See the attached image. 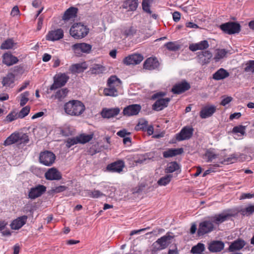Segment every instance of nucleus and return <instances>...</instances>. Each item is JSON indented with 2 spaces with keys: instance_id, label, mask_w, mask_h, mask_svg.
Instances as JSON below:
<instances>
[{
  "instance_id": "1",
  "label": "nucleus",
  "mask_w": 254,
  "mask_h": 254,
  "mask_svg": "<svg viewBox=\"0 0 254 254\" xmlns=\"http://www.w3.org/2000/svg\"><path fill=\"white\" fill-rule=\"evenodd\" d=\"M65 113L71 116H79L85 111L84 104L79 100H72L65 103L64 106Z\"/></svg>"
},
{
  "instance_id": "2",
  "label": "nucleus",
  "mask_w": 254,
  "mask_h": 254,
  "mask_svg": "<svg viewBox=\"0 0 254 254\" xmlns=\"http://www.w3.org/2000/svg\"><path fill=\"white\" fill-rule=\"evenodd\" d=\"M174 236L170 235V232H168L165 235L158 239L151 246V251L152 253H156L167 248L171 244V241L174 238Z\"/></svg>"
},
{
  "instance_id": "3",
  "label": "nucleus",
  "mask_w": 254,
  "mask_h": 254,
  "mask_svg": "<svg viewBox=\"0 0 254 254\" xmlns=\"http://www.w3.org/2000/svg\"><path fill=\"white\" fill-rule=\"evenodd\" d=\"M88 32L89 29L81 23H74L69 30L70 35L76 39L85 37Z\"/></svg>"
},
{
  "instance_id": "4",
  "label": "nucleus",
  "mask_w": 254,
  "mask_h": 254,
  "mask_svg": "<svg viewBox=\"0 0 254 254\" xmlns=\"http://www.w3.org/2000/svg\"><path fill=\"white\" fill-rule=\"evenodd\" d=\"M39 159L41 164L46 166H51L55 161L56 155L53 152L46 150L40 153Z\"/></svg>"
},
{
  "instance_id": "5",
  "label": "nucleus",
  "mask_w": 254,
  "mask_h": 254,
  "mask_svg": "<svg viewBox=\"0 0 254 254\" xmlns=\"http://www.w3.org/2000/svg\"><path fill=\"white\" fill-rule=\"evenodd\" d=\"M69 78V76L64 73L56 74L54 77V83L51 86L50 90H56L64 86L67 83Z\"/></svg>"
},
{
  "instance_id": "6",
  "label": "nucleus",
  "mask_w": 254,
  "mask_h": 254,
  "mask_svg": "<svg viewBox=\"0 0 254 254\" xmlns=\"http://www.w3.org/2000/svg\"><path fill=\"white\" fill-rule=\"evenodd\" d=\"M220 28L224 33L229 35L238 33L241 30L240 24L235 22H229L222 24Z\"/></svg>"
},
{
  "instance_id": "7",
  "label": "nucleus",
  "mask_w": 254,
  "mask_h": 254,
  "mask_svg": "<svg viewBox=\"0 0 254 254\" xmlns=\"http://www.w3.org/2000/svg\"><path fill=\"white\" fill-rule=\"evenodd\" d=\"M214 229V224L209 217L208 220H206L199 223L197 230V235L199 236H203L212 232Z\"/></svg>"
},
{
  "instance_id": "8",
  "label": "nucleus",
  "mask_w": 254,
  "mask_h": 254,
  "mask_svg": "<svg viewBox=\"0 0 254 254\" xmlns=\"http://www.w3.org/2000/svg\"><path fill=\"white\" fill-rule=\"evenodd\" d=\"M92 46L85 43H76L71 46V49L76 55L81 53H89L91 50Z\"/></svg>"
},
{
  "instance_id": "9",
  "label": "nucleus",
  "mask_w": 254,
  "mask_h": 254,
  "mask_svg": "<svg viewBox=\"0 0 254 254\" xmlns=\"http://www.w3.org/2000/svg\"><path fill=\"white\" fill-rule=\"evenodd\" d=\"M46 191V187L42 185H38L31 188L29 191L28 198L34 199L41 196Z\"/></svg>"
},
{
  "instance_id": "10",
  "label": "nucleus",
  "mask_w": 254,
  "mask_h": 254,
  "mask_svg": "<svg viewBox=\"0 0 254 254\" xmlns=\"http://www.w3.org/2000/svg\"><path fill=\"white\" fill-rule=\"evenodd\" d=\"M233 215L229 213V210H225L222 213L217 214L210 217V218L216 224L219 225L220 224L224 222V221L228 220Z\"/></svg>"
},
{
  "instance_id": "11",
  "label": "nucleus",
  "mask_w": 254,
  "mask_h": 254,
  "mask_svg": "<svg viewBox=\"0 0 254 254\" xmlns=\"http://www.w3.org/2000/svg\"><path fill=\"white\" fill-rule=\"evenodd\" d=\"M122 81L116 75H112V97L123 94Z\"/></svg>"
},
{
  "instance_id": "12",
  "label": "nucleus",
  "mask_w": 254,
  "mask_h": 254,
  "mask_svg": "<svg viewBox=\"0 0 254 254\" xmlns=\"http://www.w3.org/2000/svg\"><path fill=\"white\" fill-rule=\"evenodd\" d=\"M143 60V57L141 54H134L125 58L123 61L126 65L137 64Z\"/></svg>"
},
{
  "instance_id": "13",
  "label": "nucleus",
  "mask_w": 254,
  "mask_h": 254,
  "mask_svg": "<svg viewBox=\"0 0 254 254\" xmlns=\"http://www.w3.org/2000/svg\"><path fill=\"white\" fill-rule=\"evenodd\" d=\"M197 54L198 63L201 65H204L209 63L210 60L212 58V54L209 50L201 51L198 52Z\"/></svg>"
},
{
  "instance_id": "14",
  "label": "nucleus",
  "mask_w": 254,
  "mask_h": 254,
  "mask_svg": "<svg viewBox=\"0 0 254 254\" xmlns=\"http://www.w3.org/2000/svg\"><path fill=\"white\" fill-rule=\"evenodd\" d=\"M64 37V31L59 28L55 30L50 31L46 35V38L48 41H55L62 39Z\"/></svg>"
},
{
  "instance_id": "15",
  "label": "nucleus",
  "mask_w": 254,
  "mask_h": 254,
  "mask_svg": "<svg viewBox=\"0 0 254 254\" xmlns=\"http://www.w3.org/2000/svg\"><path fill=\"white\" fill-rule=\"evenodd\" d=\"M46 179L48 180H60L62 178L61 173L56 168L49 169L45 174Z\"/></svg>"
},
{
  "instance_id": "16",
  "label": "nucleus",
  "mask_w": 254,
  "mask_h": 254,
  "mask_svg": "<svg viewBox=\"0 0 254 254\" xmlns=\"http://www.w3.org/2000/svg\"><path fill=\"white\" fill-rule=\"evenodd\" d=\"M193 129L190 127H184L180 132L176 135V139L178 141H182L190 139L193 133Z\"/></svg>"
},
{
  "instance_id": "17",
  "label": "nucleus",
  "mask_w": 254,
  "mask_h": 254,
  "mask_svg": "<svg viewBox=\"0 0 254 254\" xmlns=\"http://www.w3.org/2000/svg\"><path fill=\"white\" fill-rule=\"evenodd\" d=\"M216 111V106L207 105L202 108L199 113V116L201 119H206L212 116Z\"/></svg>"
},
{
  "instance_id": "18",
  "label": "nucleus",
  "mask_w": 254,
  "mask_h": 254,
  "mask_svg": "<svg viewBox=\"0 0 254 254\" xmlns=\"http://www.w3.org/2000/svg\"><path fill=\"white\" fill-rule=\"evenodd\" d=\"M246 242L241 239H238L231 243L228 249L229 252H235L242 249L246 245Z\"/></svg>"
},
{
  "instance_id": "19",
  "label": "nucleus",
  "mask_w": 254,
  "mask_h": 254,
  "mask_svg": "<svg viewBox=\"0 0 254 254\" xmlns=\"http://www.w3.org/2000/svg\"><path fill=\"white\" fill-rule=\"evenodd\" d=\"M159 66V63L156 58H149L147 59L143 64L144 69L151 70L156 69Z\"/></svg>"
},
{
  "instance_id": "20",
  "label": "nucleus",
  "mask_w": 254,
  "mask_h": 254,
  "mask_svg": "<svg viewBox=\"0 0 254 254\" xmlns=\"http://www.w3.org/2000/svg\"><path fill=\"white\" fill-rule=\"evenodd\" d=\"M141 110V106L138 104H132L125 108L123 111L124 115L130 116L136 115Z\"/></svg>"
},
{
  "instance_id": "21",
  "label": "nucleus",
  "mask_w": 254,
  "mask_h": 254,
  "mask_svg": "<svg viewBox=\"0 0 254 254\" xmlns=\"http://www.w3.org/2000/svg\"><path fill=\"white\" fill-rule=\"evenodd\" d=\"M170 101L169 98L158 99L153 105L152 108L157 111H161L168 106Z\"/></svg>"
},
{
  "instance_id": "22",
  "label": "nucleus",
  "mask_w": 254,
  "mask_h": 254,
  "mask_svg": "<svg viewBox=\"0 0 254 254\" xmlns=\"http://www.w3.org/2000/svg\"><path fill=\"white\" fill-rule=\"evenodd\" d=\"M190 85L186 81H184L175 85L172 89L174 94H181L190 88Z\"/></svg>"
},
{
  "instance_id": "23",
  "label": "nucleus",
  "mask_w": 254,
  "mask_h": 254,
  "mask_svg": "<svg viewBox=\"0 0 254 254\" xmlns=\"http://www.w3.org/2000/svg\"><path fill=\"white\" fill-rule=\"evenodd\" d=\"M27 218L26 215H23L14 220L10 224L11 229L18 230L21 228L26 224Z\"/></svg>"
},
{
  "instance_id": "24",
  "label": "nucleus",
  "mask_w": 254,
  "mask_h": 254,
  "mask_svg": "<svg viewBox=\"0 0 254 254\" xmlns=\"http://www.w3.org/2000/svg\"><path fill=\"white\" fill-rule=\"evenodd\" d=\"M18 62V58L12 55L11 53H6L2 56V62L7 66L12 65L16 64Z\"/></svg>"
},
{
  "instance_id": "25",
  "label": "nucleus",
  "mask_w": 254,
  "mask_h": 254,
  "mask_svg": "<svg viewBox=\"0 0 254 254\" xmlns=\"http://www.w3.org/2000/svg\"><path fill=\"white\" fill-rule=\"evenodd\" d=\"M224 248V244L222 241H214L211 242L208 246V250L213 253L221 251Z\"/></svg>"
},
{
  "instance_id": "26",
  "label": "nucleus",
  "mask_w": 254,
  "mask_h": 254,
  "mask_svg": "<svg viewBox=\"0 0 254 254\" xmlns=\"http://www.w3.org/2000/svg\"><path fill=\"white\" fill-rule=\"evenodd\" d=\"M246 160H247V156L243 154H232L229 157L225 159L224 161L228 164H231L237 161H244Z\"/></svg>"
},
{
  "instance_id": "27",
  "label": "nucleus",
  "mask_w": 254,
  "mask_h": 254,
  "mask_svg": "<svg viewBox=\"0 0 254 254\" xmlns=\"http://www.w3.org/2000/svg\"><path fill=\"white\" fill-rule=\"evenodd\" d=\"M209 47V44L206 40L201 41L200 42L191 44L189 46V49L193 52L197 50H202L206 49Z\"/></svg>"
},
{
  "instance_id": "28",
  "label": "nucleus",
  "mask_w": 254,
  "mask_h": 254,
  "mask_svg": "<svg viewBox=\"0 0 254 254\" xmlns=\"http://www.w3.org/2000/svg\"><path fill=\"white\" fill-rule=\"evenodd\" d=\"M78 11V8L75 7H70L68 8L64 13L63 16V19L68 20L70 18H74L76 16Z\"/></svg>"
},
{
  "instance_id": "29",
  "label": "nucleus",
  "mask_w": 254,
  "mask_h": 254,
  "mask_svg": "<svg viewBox=\"0 0 254 254\" xmlns=\"http://www.w3.org/2000/svg\"><path fill=\"white\" fill-rule=\"evenodd\" d=\"M183 152V148H170L163 152L164 158L172 157L181 154Z\"/></svg>"
},
{
  "instance_id": "30",
  "label": "nucleus",
  "mask_w": 254,
  "mask_h": 254,
  "mask_svg": "<svg viewBox=\"0 0 254 254\" xmlns=\"http://www.w3.org/2000/svg\"><path fill=\"white\" fill-rule=\"evenodd\" d=\"M229 73L223 68H221L213 74V78L216 80L224 79L229 76Z\"/></svg>"
},
{
  "instance_id": "31",
  "label": "nucleus",
  "mask_w": 254,
  "mask_h": 254,
  "mask_svg": "<svg viewBox=\"0 0 254 254\" xmlns=\"http://www.w3.org/2000/svg\"><path fill=\"white\" fill-rule=\"evenodd\" d=\"M123 6L124 8L128 10L134 11L138 6L137 0H126Z\"/></svg>"
},
{
  "instance_id": "32",
  "label": "nucleus",
  "mask_w": 254,
  "mask_h": 254,
  "mask_svg": "<svg viewBox=\"0 0 254 254\" xmlns=\"http://www.w3.org/2000/svg\"><path fill=\"white\" fill-rule=\"evenodd\" d=\"M15 80V75L12 73H8L3 77L1 83L3 86L9 87L13 83Z\"/></svg>"
},
{
  "instance_id": "33",
  "label": "nucleus",
  "mask_w": 254,
  "mask_h": 254,
  "mask_svg": "<svg viewBox=\"0 0 254 254\" xmlns=\"http://www.w3.org/2000/svg\"><path fill=\"white\" fill-rule=\"evenodd\" d=\"M18 132H14L9 136L4 141L5 146L10 145L15 143H18Z\"/></svg>"
},
{
  "instance_id": "34",
  "label": "nucleus",
  "mask_w": 254,
  "mask_h": 254,
  "mask_svg": "<svg viewBox=\"0 0 254 254\" xmlns=\"http://www.w3.org/2000/svg\"><path fill=\"white\" fill-rule=\"evenodd\" d=\"M125 166V164L124 161L121 160L112 163V172L120 173L123 171Z\"/></svg>"
},
{
  "instance_id": "35",
  "label": "nucleus",
  "mask_w": 254,
  "mask_h": 254,
  "mask_svg": "<svg viewBox=\"0 0 254 254\" xmlns=\"http://www.w3.org/2000/svg\"><path fill=\"white\" fill-rule=\"evenodd\" d=\"M94 136L93 133L86 134L85 133H81L77 136L78 142L80 144H85L89 142L92 140Z\"/></svg>"
},
{
  "instance_id": "36",
  "label": "nucleus",
  "mask_w": 254,
  "mask_h": 254,
  "mask_svg": "<svg viewBox=\"0 0 254 254\" xmlns=\"http://www.w3.org/2000/svg\"><path fill=\"white\" fill-rule=\"evenodd\" d=\"M16 44L14 43L11 38L5 40L0 45V48L1 50H8L12 49Z\"/></svg>"
},
{
  "instance_id": "37",
  "label": "nucleus",
  "mask_w": 254,
  "mask_h": 254,
  "mask_svg": "<svg viewBox=\"0 0 254 254\" xmlns=\"http://www.w3.org/2000/svg\"><path fill=\"white\" fill-rule=\"evenodd\" d=\"M228 52L225 49H217L215 52L214 60L216 62L226 57Z\"/></svg>"
},
{
  "instance_id": "38",
  "label": "nucleus",
  "mask_w": 254,
  "mask_h": 254,
  "mask_svg": "<svg viewBox=\"0 0 254 254\" xmlns=\"http://www.w3.org/2000/svg\"><path fill=\"white\" fill-rule=\"evenodd\" d=\"M85 68H83L81 64H72L69 68V70L73 74L79 73L83 72Z\"/></svg>"
},
{
  "instance_id": "39",
  "label": "nucleus",
  "mask_w": 254,
  "mask_h": 254,
  "mask_svg": "<svg viewBox=\"0 0 254 254\" xmlns=\"http://www.w3.org/2000/svg\"><path fill=\"white\" fill-rule=\"evenodd\" d=\"M68 92V90L66 88L59 90L56 92L55 95V98L58 99L59 101H61L67 96Z\"/></svg>"
},
{
  "instance_id": "40",
  "label": "nucleus",
  "mask_w": 254,
  "mask_h": 254,
  "mask_svg": "<svg viewBox=\"0 0 254 254\" xmlns=\"http://www.w3.org/2000/svg\"><path fill=\"white\" fill-rule=\"evenodd\" d=\"M67 187L65 186H59L58 187H52L48 191L50 195H54L55 194L64 192L67 189Z\"/></svg>"
},
{
  "instance_id": "41",
  "label": "nucleus",
  "mask_w": 254,
  "mask_h": 254,
  "mask_svg": "<svg viewBox=\"0 0 254 254\" xmlns=\"http://www.w3.org/2000/svg\"><path fill=\"white\" fill-rule=\"evenodd\" d=\"M244 70L246 72L254 73V60H250L243 64Z\"/></svg>"
},
{
  "instance_id": "42",
  "label": "nucleus",
  "mask_w": 254,
  "mask_h": 254,
  "mask_svg": "<svg viewBox=\"0 0 254 254\" xmlns=\"http://www.w3.org/2000/svg\"><path fill=\"white\" fill-rule=\"evenodd\" d=\"M240 213L243 216H250L254 212V205H249L240 210Z\"/></svg>"
},
{
  "instance_id": "43",
  "label": "nucleus",
  "mask_w": 254,
  "mask_h": 254,
  "mask_svg": "<svg viewBox=\"0 0 254 254\" xmlns=\"http://www.w3.org/2000/svg\"><path fill=\"white\" fill-rule=\"evenodd\" d=\"M179 168V166L176 162H172L167 165V168L165 169V172L167 173H173Z\"/></svg>"
},
{
  "instance_id": "44",
  "label": "nucleus",
  "mask_w": 254,
  "mask_h": 254,
  "mask_svg": "<svg viewBox=\"0 0 254 254\" xmlns=\"http://www.w3.org/2000/svg\"><path fill=\"white\" fill-rule=\"evenodd\" d=\"M104 67L100 64H94L90 69V72L92 74H99L104 71Z\"/></svg>"
},
{
  "instance_id": "45",
  "label": "nucleus",
  "mask_w": 254,
  "mask_h": 254,
  "mask_svg": "<svg viewBox=\"0 0 254 254\" xmlns=\"http://www.w3.org/2000/svg\"><path fill=\"white\" fill-rule=\"evenodd\" d=\"M217 155L213 151L210 150H207L203 156V158L206 159L207 162H211L212 161L217 158Z\"/></svg>"
},
{
  "instance_id": "46",
  "label": "nucleus",
  "mask_w": 254,
  "mask_h": 254,
  "mask_svg": "<svg viewBox=\"0 0 254 254\" xmlns=\"http://www.w3.org/2000/svg\"><path fill=\"white\" fill-rule=\"evenodd\" d=\"M173 177L172 175H167L161 178L157 182V184L159 186H166L168 184Z\"/></svg>"
},
{
  "instance_id": "47",
  "label": "nucleus",
  "mask_w": 254,
  "mask_h": 254,
  "mask_svg": "<svg viewBox=\"0 0 254 254\" xmlns=\"http://www.w3.org/2000/svg\"><path fill=\"white\" fill-rule=\"evenodd\" d=\"M152 2L153 0H143L142 2L143 10L149 14L152 13L150 7Z\"/></svg>"
},
{
  "instance_id": "48",
  "label": "nucleus",
  "mask_w": 254,
  "mask_h": 254,
  "mask_svg": "<svg viewBox=\"0 0 254 254\" xmlns=\"http://www.w3.org/2000/svg\"><path fill=\"white\" fill-rule=\"evenodd\" d=\"M205 250L204 245L198 243L196 246L192 247L191 253L192 254H201Z\"/></svg>"
},
{
  "instance_id": "49",
  "label": "nucleus",
  "mask_w": 254,
  "mask_h": 254,
  "mask_svg": "<svg viewBox=\"0 0 254 254\" xmlns=\"http://www.w3.org/2000/svg\"><path fill=\"white\" fill-rule=\"evenodd\" d=\"M18 143L26 144L29 141V136L27 133L18 132Z\"/></svg>"
},
{
  "instance_id": "50",
  "label": "nucleus",
  "mask_w": 254,
  "mask_h": 254,
  "mask_svg": "<svg viewBox=\"0 0 254 254\" xmlns=\"http://www.w3.org/2000/svg\"><path fill=\"white\" fill-rule=\"evenodd\" d=\"M67 148H70L72 146L79 143L77 136L76 137L68 138L65 141Z\"/></svg>"
},
{
  "instance_id": "51",
  "label": "nucleus",
  "mask_w": 254,
  "mask_h": 254,
  "mask_svg": "<svg viewBox=\"0 0 254 254\" xmlns=\"http://www.w3.org/2000/svg\"><path fill=\"white\" fill-rule=\"evenodd\" d=\"M30 95L29 92L28 91H25L20 94V105L21 107L24 106L27 102L29 101L28 96Z\"/></svg>"
},
{
  "instance_id": "52",
  "label": "nucleus",
  "mask_w": 254,
  "mask_h": 254,
  "mask_svg": "<svg viewBox=\"0 0 254 254\" xmlns=\"http://www.w3.org/2000/svg\"><path fill=\"white\" fill-rule=\"evenodd\" d=\"M30 111V108L29 106L23 107L20 112L17 113L18 118L23 119L29 114Z\"/></svg>"
},
{
  "instance_id": "53",
  "label": "nucleus",
  "mask_w": 254,
  "mask_h": 254,
  "mask_svg": "<svg viewBox=\"0 0 254 254\" xmlns=\"http://www.w3.org/2000/svg\"><path fill=\"white\" fill-rule=\"evenodd\" d=\"M103 195V193L98 190L88 191V196L93 198H97Z\"/></svg>"
},
{
  "instance_id": "54",
  "label": "nucleus",
  "mask_w": 254,
  "mask_h": 254,
  "mask_svg": "<svg viewBox=\"0 0 254 254\" xmlns=\"http://www.w3.org/2000/svg\"><path fill=\"white\" fill-rule=\"evenodd\" d=\"M166 48L170 51H176L180 49L179 45L174 42H170L165 44Z\"/></svg>"
},
{
  "instance_id": "55",
  "label": "nucleus",
  "mask_w": 254,
  "mask_h": 254,
  "mask_svg": "<svg viewBox=\"0 0 254 254\" xmlns=\"http://www.w3.org/2000/svg\"><path fill=\"white\" fill-rule=\"evenodd\" d=\"M232 132L233 133H240L242 135L245 134V127L240 125L233 127Z\"/></svg>"
},
{
  "instance_id": "56",
  "label": "nucleus",
  "mask_w": 254,
  "mask_h": 254,
  "mask_svg": "<svg viewBox=\"0 0 254 254\" xmlns=\"http://www.w3.org/2000/svg\"><path fill=\"white\" fill-rule=\"evenodd\" d=\"M108 88H105L103 93L105 96H111V76H110L107 80Z\"/></svg>"
},
{
  "instance_id": "57",
  "label": "nucleus",
  "mask_w": 254,
  "mask_h": 254,
  "mask_svg": "<svg viewBox=\"0 0 254 254\" xmlns=\"http://www.w3.org/2000/svg\"><path fill=\"white\" fill-rule=\"evenodd\" d=\"M101 115L103 118L109 119L111 118V108H103L101 112Z\"/></svg>"
},
{
  "instance_id": "58",
  "label": "nucleus",
  "mask_w": 254,
  "mask_h": 254,
  "mask_svg": "<svg viewBox=\"0 0 254 254\" xmlns=\"http://www.w3.org/2000/svg\"><path fill=\"white\" fill-rule=\"evenodd\" d=\"M88 153L89 155H93L99 152V149L98 148V145L97 144L92 145L91 147L88 149Z\"/></svg>"
},
{
  "instance_id": "59",
  "label": "nucleus",
  "mask_w": 254,
  "mask_h": 254,
  "mask_svg": "<svg viewBox=\"0 0 254 254\" xmlns=\"http://www.w3.org/2000/svg\"><path fill=\"white\" fill-rule=\"evenodd\" d=\"M17 114H15L14 113H9L7 116L6 117V121L9 123L17 119H18Z\"/></svg>"
},
{
  "instance_id": "60",
  "label": "nucleus",
  "mask_w": 254,
  "mask_h": 254,
  "mask_svg": "<svg viewBox=\"0 0 254 254\" xmlns=\"http://www.w3.org/2000/svg\"><path fill=\"white\" fill-rule=\"evenodd\" d=\"M136 32V30L133 27H131L127 29H126L124 33L126 36H133Z\"/></svg>"
},
{
  "instance_id": "61",
  "label": "nucleus",
  "mask_w": 254,
  "mask_h": 254,
  "mask_svg": "<svg viewBox=\"0 0 254 254\" xmlns=\"http://www.w3.org/2000/svg\"><path fill=\"white\" fill-rule=\"evenodd\" d=\"M233 98L230 96L225 97L222 99L220 104L223 106H226L232 101Z\"/></svg>"
},
{
  "instance_id": "62",
  "label": "nucleus",
  "mask_w": 254,
  "mask_h": 254,
  "mask_svg": "<svg viewBox=\"0 0 254 254\" xmlns=\"http://www.w3.org/2000/svg\"><path fill=\"white\" fill-rule=\"evenodd\" d=\"M61 133L63 136H68L71 135V132L69 130V127H64L61 129Z\"/></svg>"
},
{
  "instance_id": "63",
  "label": "nucleus",
  "mask_w": 254,
  "mask_h": 254,
  "mask_svg": "<svg viewBox=\"0 0 254 254\" xmlns=\"http://www.w3.org/2000/svg\"><path fill=\"white\" fill-rule=\"evenodd\" d=\"M13 71L16 74H22L24 71V69L23 66L20 65H17L14 66Z\"/></svg>"
},
{
  "instance_id": "64",
  "label": "nucleus",
  "mask_w": 254,
  "mask_h": 254,
  "mask_svg": "<svg viewBox=\"0 0 254 254\" xmlns=\"http://www.w3.org/2000/svg\"><path fill=\"white\" fill-rule=\"evenodd\" d=\"M20 13V11L17 6H14L11 11L10 14L12 16H15L17 15Z\"/></svg>"
}]
</instances>
